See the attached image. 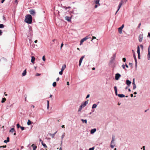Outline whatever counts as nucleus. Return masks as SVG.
<instances>
[{
	"instance_id": "f257e3e1",
	"label": "nucleus",
	"mask_w": 150,
	"mask_h": 150,
	"mask_svg": "<svg viewBox=\"0 0 150 150\" xmlns=\"http://www.w3.org/2000/svg\"><path fill=\"white\" fill-rule=\"evenodd\" d=\"M25 21L28 24H30L32 22V17L30 15L28 14L25 16Z\"/></svg>"
},
{
	"instance_id": "f03ea898",
	"label": "nucleus",
	"mask_w": 150,
	"mask_h": 150,
	"mask_svg": "<svg viewBox=\"0 0 150 150\" xmlns=\"http://www.w3.org/2000/svg\"><path fill=\"white\" fill-rule=\"evenodd\" d=\"M148 53L147 54V58L148 60H150V44L148 49Z\"/></svg>"
},
{
	"instance_id": "7ed1b4c3",
	"label": "nucleus",
	"mask_w": 150,
	"mask_h": 150,
	"mask_svg": "<svg viewBox=\"0 0 150 150\" xmlns=\"http://www.w3.org/2000/svg\"><path fill=\"white\" fill-rule=\"evenodd\" d=\"M123 3V1H121L120 3L119 4V6H118V9H117V11L116 12V13H115V14L117 13V12H118V11H119V10L120 9V8H121L122 4Z\"/></svg>"
},
{
	"instance_id": "20e7f679",
	"label": "nucleus",
	"mask_w": 150,
	"mask_h": 150,
	"mask_svg": "<svg viewBox=\"0 0 150 150\" xmlns=\"http://www.w3.org/2000/svg\"><path fill=\"white\" fill-rule=\"evenodd\" d=\"M123 3V1H121L120 3L119 4V6H118V9H117V11L116 12V13H115V14L117 13V12H118V11H119V10L120 9V8H121L122 4Z\"/></svg>"
},
{
	"instance_id": "39448f33",
	"label": "nucleus",
	"mask_w": 150,
	"mask_h": 150,
	"mask_svg": "<svg viewBox=\"0 0 150 150\" xmlns=\"http://www.w3.org/2000/svg\"><path fill=\"white\" fill-rule=\"evenodd\" d=\"M88 103V100L85 101L84 103H82L81 105L83 108L85 107Z\"/></svg>"
},
{
	"instance_id": "423d86ee",
	"label": "nucleus",
	"mask_w": 150,
	"mask_h": 150,
	"mask_svg": "<svg viewBox=\"0 0 150 150\" xmlns=\"http://www.w3.org/2000/svg\"><path fill=\"white\" fill-rule=\"evenodd\" d=\"M121 76V75L119 73H117L115 75V78L116 80H118Z\"/></svg>"
},
{
	"instance_id": "0eeeda50",
	"label": "nucleus",
	"mask_w": 150,
	"mask_h": 150,
	"mask_svg": "<svg viewBox=\"0 0 150 150\" xmlns=\"http://www.w3.org/2000/svg\"><path fill=\"white\" fill-rule=\"evenodd\" d=\"M88 38L87 37H86L82 39L80 41V45H81L85 41H86V40H87Z\"/></svg>"
},
{
	"instance_id": "6e6552de",
	"label": "nucleus",
	"mask_w": 150,
	"mask_h": 150,
	"mask_svg": "<svg viewBox=\"0 0 150 150\" xmlns=\"http://www.w3.org/2000/svg\"><path fill=\"white\" fill-rule=\"evenodd\" d=\"M115 57H116V54H114L113 55V56L111 58L110 62H112L113 61H114L115 60Z\"/></svg>"
},
{
	"instance_id": "1a4fd4ad",
	"label": "nucleus",
	"mask_w": 150,
	"mask_h": 150,
	"mask_svg": "<svg viewBox=\"0 0 150 150\" xmlns=\"http://www.w3.org/2000/svg\"><path fill=\"white\" fill-rule=\"evenodd\" d=\"M143 39V34H140L139 36V40L140 42H142Z\"/></svg>"
},
{
	"instance_id": "9d476101",
	"label": "nucleus",
	"mask_w": 150,
	"mask_h": 150,
	"mask_svg": "<svg viewBox=\"0 0 150 150\" xmlns=\"http://www.w3.org/2000/svg\"><path fill=\"white\" fill-rule=\"evenodd\" d=\"M84 57V56H82L80 59L79 61V66H80L81 63V62L83 61V59Z\"/></svg>"
},
{
	"instance_id": "9b49d317",
	"label": "nucleus",
	"mask_w": 150,
	"mask_h": 150,
	"mask_svg": "<svg viewBox=\"0 0 150 150\" xmlns=\"http://www.w3.org/2000/svg\"><path fill=\"white\" fill-rule=\"evenodd\" d=\"M65 135V133L64 132L63 134L62 135V136L61 137V145H62V141H63V139L64 138Z\"/></svg>"
},
{
	"instance_id": "f8f14e48",
	"label": "nucleus",
	"mask_w": 150,
	"mask_h": 150,
	"mask_svg": "<svg viewBox=\"0 0 150 150\" xmlns=\"http://www.w3.org/2000/svg\"><path fill=\"white\" fill-rule=\"evenodd\" d=\"M126 83L128 86H129L131 83V82L128 80H127L126 81Z\"/></svg>"
},
{
	"instance_id": "ddd939ff",
	"label": "nucleus",
	"mask_w": 150,
	"mask_h": 150,
	"mask_svg": "<svg viewBox=\"0 0 150 150\" xmlns=\"http://www.w3.org/2000/svg\"><path fill=\"white\" fill-rule=\"evenodd\" d=\"M96 128H94L91 129L90 131L91 134H92L94 133L96 131Z\"/></svg>"
},
{
	"instance_id": "4468645a",
	"label": "nucleus",
	"mask_w": 150,
	"mask_h": 150,
	"mask_svg": "<svg viewBox=\"0 0 150 150\" xmlns=\"http://www.w3.org/2000/svg\"><path fill=\"white\" fill-rule=\"evenodd\" d=\"M114 89L115 91V93L116 94V95L118 96V94H117V88L116 86H115L114 87Z\"/></svg>"
},
{
	"instance_id": "2eb2a0df",
	"label": "nucleus",
	"mask_w": 150,
	"mask_h": 150,
	"mask_svg": "<svg viewBox=\"0 0 150 150\" xmlns=\"http://www.w3.org/2000/svg\"><path fill=\"white\" fill-rule=\"evenodd\" d=\"M29 12L30 14L33 15H34L35 14V12L33 10H30Z\"/></svg>"
},
{
	"instance_id": "dca6fc26",
	"label": "nucleus",
	"mask_w": 150,
	"mask_h": 150,
	"mask_svg": "<svg viewBox=\"0 0 150 150\" xmlns=\"http://www.w3.org/2000/svg\"><path fill=\"white\" fill-rule=\"evenodd\" d=\"M66 67V65L65 64L63 65L61 69L62 71H63Z\"/></svg>"
},
{
	"instance_id": "f3484780",
	"label": "nucleus",
	"mask_w": 150,
	"mask_h": 150,
	"mask_svg": "<svg viewBox=\"0 0 150 150\" xmlns=\"http://www.w3.org/2000/svg\"><path fill=\"white\" fill-rule=\"evenodd\" d=\"M35 57L34 56H32L31 57V62L32 63H34V62L35 60Z\"/></svg>"
},
{
	"instance_id": "a211bd4d",
	"label": "nucleus",
	"mask_w": 150,
	"mask_h": 150,
	"mask_svg": "<svg viewBox=\"0 0 150 150\" xmlns=\"http://www.w3.org/2000/svg\"><path fill=\"white\" fill-rule=\"evenodd\" d=\"M26 69H25L22 73V76H24L26 75Z\"/></svg>"
},
{
	"instance_id": "6ab92c4d",
	"label": "nucleus",
	"mask_w": 150,
	"mask_h": 150,
	"mask_svg": "<svg viewBox=\"0 0 150 150\" xmlns=\"http://www.w3.org/2000/svg\"><path fill=\"white\" fill-rule=\"evenodd\" d=\"M100 0H95V3L96 4L98 5V6L100 5V4L99 3V1Z\"/></svg>"
},
{
	"instance_id": "aec40b11",
	"label": "nucleus",
	"mask_w": 150,
	"mask_h": 150,
	"mask_svg": "<svg viewBox=\"0 0 150 150\" xmlns=\"http://www.w3.org/2000/svg\"><path fill=\"white\" fill-rule=\"evenodd\" d=\"M122 29L120 27L118 28V32H119V33L120 34H121L122 33Z\"/></svg>"
},
{
	"instance_id": "412c9836",
	"label": "nucleus",
	"mask_w": 150,
	"mask_h": 150,
	"mask_svg": "<svg viewBox=\"0 0 150 150\" xmlns=\"http://www.w3.org/2000/svg\"><path fill=\"white\" fill-rule=\"evenodd\" d=\"M118 96L120 98H123L125 97L124 95L123 94H118Z\"/></svg>"
},
{
	"instance_id": "4be33fe9",
	"label": "nucleus",
	"mask_w": 150,
	"mask_h": 150,
	"mask_svg": "<svg viewBox=\"0 0 150 150\" xmlns=\"http://www.w3.org/2000/svg\"><path fill=\"white\" fill-rule=\"evenodd\" d=\"M9 137H7V139L6 140H5L4 141V142L5 143H7L9 141Z\"/></svg>"
},
{
	"instance_id": "5701e85b",
	"label": "nucleus",
	"mask_w": 150,
	"mask_h": 150,
	"mask_svg": "<svg viewBox=\"0 0 150 150\" xmlns=\"http://www.w3.org/2000/svg\"><path fill=\"white\" fill-rule=\"evenodd\" d=\"M137 52L138 54H140V48L139 46L137 47Z\"/></svg>"
},
{
	"instance_id": "b1692460",
	"label": "nucleus",
	"mask_w": 150,
	"mask_h": 150,
	"mask_svg": "<svg viewBox=\"0 0 150 150\" xmlns=\"http://www.w3.org/2000/svg\"><path fill=\"white\" fill-rule=\"evenodd\" d=\"M15 132V131L14 128H12L9 131V132L12 133H13V132Z\"/></svg>"
},
{
	"instance_id": "393cba45",
	"label": "nucleus",
	"mask_w": 150,
	"mask_h": 150,
	"mask_svg": "<svg viewBox=\"0 0 150 150\" xmlns=\"http://www.w3.org/2000/svg\"><path fill=\"white\" fill-rule=\"evenodd\" d=\"M97 105L96 104H93L92 106V109H94V108H96L97 107Z\"/></svg>"
},
{
	"instance_id": "a878e982",
	"label": "nucleus",
	"mask_w": 150,
	"mask_h": 150,
	"mask_svg": "<svg viewBox=\"0 0 150 150\" xmlns=\"http://www.w3.org/2000/svg\"><path fill=\"white\" fill-rule=\"evenodd\" d=\"M57 131L56 132H55L53 134H50V136H51L52 137V138H53L54 137L56 133H57Z\"/></svg>"
},
{
	"instance_id": "bb28decb",
	"label": "nucleus",
	"mask_w": 150,
	"mask_h": 150,
	"mask_svg": "<svg viewBox=\"0 0 150 150\" xmlns=\"http://www.w3.org/2000/svg\"><path fill=\"white\" fill-rule=\"evenodd\" d=\"M41 144L44 147L47 148V147L46 144H45L44 143L43 141H42Z\"/></svg>"
},
{
	"instance_id": "cd10ccee",
	"label": "nucleus",
	"mask_w": 150,
	"mask_h": 150,
	"mask_svg": "<svg viewBox=\"0 0 150 150\" xmlns=\"http://www.w3.org/2000/svg\"><path fill=\"white\" fill-rule=\"evenodd\" d=\"M82 108H83V107H81V106L80 105L79 108V110H78V112H80Z\"/></svg>"
},
{
	"instance_id": "c85d7f7f",
	"label": "nucleus",
	"mask_w": 150,
	"mask_h": 150,
	"mask_svg": "<svg viewBox=\"0 0 150 150\" xmlns=\"http://www.w3.org/2000/svg\"><path fill=\"white\" fill-rule=\"evenodd\" d=\"M81 120L82 121L83 123H85L86 124L87 123V121L86 120H83V119H81Z\"/></svg>"
},
{
	"instance_id": "c756f323",
	"label": "nucleus",
	"mask_w": 150,
	"mask_h": 150,
	"mask_svg": "<svg viewBox=\"0 0 150 150\" xmlns=\"http://www.w3.org/2000/svg\"><path fill=\"white\" fill-rule=\"evenodd\" d=\"M47 109H49V102L48 100H47Z\"/></svg>"
},
{
	"instance_id": "7c9ffc66",
	"label": "nucleus",
	"mask_w": 150,
	"mask_h": 150,
	"mask_svg": "<svg viewBox=\"0 0 150 150\" xmlns=\"http://www.w3.org/2000/svg\"><path fill=\"white\" fill-rule=\"evenodd\" d=\"M65 18L68 21H69L70 20V18L69 17L67 16L65 17Z\"/></svg>"
},
{
	"instance_id": "2f4dec72",
	"label": "nucleus",
	"mask_w": 150,
	"mask_h": 150,
	"mask_svg": "<svg viewBox=\"0 0 150 150\" xmlns=\"http://www.w3.org/2000/svg\"><path fill=\"white\" fill-rule=\"evenodd\" d=\"M31 146H32L33 148V149H36L37 148V146H35L34 144H33L31 145Z\"/></svg>"
},
{
	"instance_id": "473e14b6",
	"label": "nucleus",
	"mask_w": 150,
	"mask_h": 150,
	"mask_svg": "<svg viewBox=\"0 0 150 150\" xmlns=\"http://www.w3.org/2000/svg\"><path fill=\"white\" fill-rule=\"evenodd\" d=\"M31 124V122L30 121V120H28V122H27V125H30Z\"/></svg>"
},
{
	"instance_id": "72a5a7b5",
	"label": "nucleus",
	"mask_w": 150,
	"mask_h": 150,
	"mask_svg": "<svg viewBox=\"0 0 150 150\" xmlns=\"http://www.w3.org/2000/svg\"><path fill=\"white\" fill-rule=\"evenodd\" d=\"M112 142H114L115 141V137L114 136H112Z\"/></svg>"
},
{
	"instance_id": "f704fd0d",
	"label": "nucleus",
	"mask_w": 150,
	"mask_h": 150,
	"mask_svg": "<svg viewBox=\"0 0 150 150\" xmlns=\"http://www.w3.org/2000/svg\"><path fill=\"white\" fill-rule=\"evenodd\" d=\"M6 99L5 98H3L2 99V100L1 101V103H3L5 102V101L6 100Z\"/></svg>"
},
{
	"instance_id": "c9c22d12",
	"label": "nucleus",
	"mask_w": 150,
	"mask_h": 150,
	"mask_svg": "<svg viewBox=\"0 0 150 150\" xmlns=\"http://www.w3.org/2000/svg\"><path fill=\"white\" fill-rule=\"evenodd\" d=\"M4 25L3 24H0V28H3L4 27Z\"/></svg>"
},
{
	"instance_id": "e433bc0d",
	"label": "nucleus",
	"mask_w": 150,
	"mask_h": 150,
	"mask_svg": "<svg viewBox=\"0 0 150 150\" xmlns=\"http://www.w3.org/2000/svg\"><path fill=\"white\" fill-rule=\"evenodd\" d=\"M56 85V83L55 82H54L52 84V86L54 87H55Z\"/></svg>"
},
{
	"instance_id": "4c0bfd02",
	"label": "nucleus",
	"mask_w": 150,
	"mask_h": 150,
	"mask_svg": "<svg viewBox=\"0 0 150 150\" xmlns=\"http://www.w3.org/2000/svg\"><path fill=\"white\" fill-rule=\"evenodd\" d=\"M115 146V145L114 144H110V147L112 148H113Z\"/></svg>"
},
{
	"instance_id": "58836bf2",
	"label": "nucleus",
	"mask_w": 150,
	"mask_h": 150,
	"mask_svg": "<svg viewBox=\"0 0 150 150\" xmlns=\"http://www.w3.org/2000/svg\"><path fill=\"white\" fill-rule=\"evenodd\" d=\"M133 90H134L136 88V84H133Z\"/></svg>"
},
{
	"instance_id": "ea45409f",
	"label": "nucleus",
	"mask_w": 150,
	"mask_h": 150,
	"mask_svg": "<svg viewBox=\"0 0 150 150\" xmlns=\"http://www.w3.org/2000/svg\"><path fill=\"white\" fill-rule=\"evenodd\" d=\"M42 60L44 61H45L46 59L45 58V56H43L42 57Z\"/></svg>"
},
{
	"instance_id": "a19ab883",
	"label": "nucleus",
	"mask_w": 150,
	"mask_h": 150,
	"mask_svg": "<svg viewBox=\"0 0 150 150\" xmlns=\"http://www.w3.org/2000/svg\"><path fill=\"white\" fill-rule=\"evenodd\" d=\"M135 79H133V82H132V85L135 84V81H134Z\"/></svg>"
},
{
	"instance_id": "79ce46f5",
	"label": "nucleus",
	"mask_w": 150,
	"mask_h": 150,
	"mask_svg": "<svg viewBox=\"0 0 150 150\" xmlns=\"http://www.w3.org/2000/svg\"><path fill=\"white\" fill-rule=\"evenodd\" d=\"M20 128H21V130H23L24 129V127L21 126Z\"/></svg>"
},
{
	"instance_id": "37998d69",
	"label": "nucleus",
	"mask_w": 150,
	"mask_h": 150,
	"mask_svg": "<svg viewBox=\"0 0 150 150\" xmlns=\"http://www.w3.org/2000/svg\"><path fill=\"white\" fill-rule=\"evenodd\" d=\"M122 60H123V61L124 62H126V58H123V59H122Z\"/></svg>"
},
{
	"instance_id": "c03bdc74",
	"label": "nucleus",
	"mask_w": 150,
	"mask_h": 150,
	"mask_svg": "<svg viewBox=\"0 0 150 150\" xmlns=\"http://www.w3.org/2000/svg\"><path fill=\"white\" fill-rule=\"evenodd\" d=\"M63 72V71H61L59 72V74L60 75H62V74Z\"/></svg>"
},
{
	"instance_id": "a18cd8bd",
	"label": "nucleus",
	"mask_w": 150,
	"mask_h": 150,
	"mask_svg": "<svg viewBox=\"0 0 150 150\" xmlns=\"http://www.w3.org/2000/svg\"><path fill=\"white\" fill-rule=\"evenodd\" d=\"M94 147H92L91 148H90L89 150H94Z\"/></svg>"
},
{
	"instance_id": "49530a36",
	"label": "nucleus",
	"mask_w": 150,
	"mask_h": 150,
	"mask_svg": "<svg viewBox=\"0 0 150 150\" xmlns=\"http://www.w3.org/2000/svg\"><path fill=\"white\" fill-rule=\"evenodd\" d=\"M141 25V23H140L139 24V25H138V26H137V28H140V26Z\"/></svg>"
},
{
	"instance_id": "de8ad7c7",
	"label": "nucleus",
	"mask_w": 150,
	"mask_h": 150,
	"mask_svg": "<svg viewBox=\"0 0 150 150\" xmlns=\"http://www.w3.org/2000/svg\"><path fill=\"white\" fill-rule=\"evenodd\" d=\"M17 126L18 128H19V127H20V126L19 124H17Z\"/></svg>"
},
{
	"instance_id": "09e8293b",
	"label": "nucleus",
	"mask_w": 150,
	"mask_h": 150,
	"mask_svg": "<svg viewBox=\"0 0 150 150\" xmlns=\"http://www.w3.org/2000/svg\"><path fill=\"white\" fill-rule=\"evenodd\" d=\"M6 145H5V146H0V148L3 147V148H5L6 147Z\"/></svg>"
},
{
	"instance_id": "8fccbe9b",
	"label": "nucleus",
	"mask_w": 150,
	"mask_h": 150,
	"mask_svg": "<svg viewBox=\"0 0 150 150\" xmlns=\"http://www.w3.org/2000/svg\"><path fill=\"white\" fill-rule=\"evenodd\" d=\"M124 27V24H122V26L120 27V28H122V29H123V28Z\"/></svg>"
},
{
	"instance_id": "3c124183",
	"label": "nucleus",
	"mask_w": 150,
	"mask_h": 150,
	"mask_svg": "<svg viewBox=\"0 0 150 150\" xmlns=\"http://www.w3.org/2000/svg\"><path fill=\"white\" fill-rule=\"evenodd\" d=\"M98 6H98V5L97 4H96L95 6V8H97L98 7Z\"/></svg>"
},
{
	"instance_id": "603ef678",
	"label": "nucleus",
	"mask_w": 150,
	"mask_h": 150,
	"mask_svg": "<svg viewBox=\"0 0 150 150\" xmlns=\"http://www.w3.org/2000/svg\"><path fill=\"white\" fill-rule=\"evenodd\" d=\"M140 46L142 49H143V46L142 45H140Z\"/></svg>"
},
{
	"instance_id": "864d4df0",
	"label": "nucleus",
	"mask_w": 150,
	"mask_h": 150,
	"mask_svg": "<svg viewBox=\"0 0 150 150\" xmlns=\"http://www.w3.org/2000/svg\"><path fill=\"white\" fill-rule=\"evenodd\" d=\"M122 67L123 69H125V66L124 65H122Z\"/></svg>"
},
{
	"instance_id": "5fc2aeb1",
	"label": "nucleus",
	"mask_w": 150,
	"mask_h": 150,
	"mask_svg": "<svg viewBox=\"0 0 150 150\" xmlns=\"http://www.w3.org/2000/svg\"><path fill=\"white\" fill-rule=\"evenodd\" d=\"M135 63H136L135 65H136V67L137 66V59H135Z\"/></svg>"
},
{
	"instance_id": "6e6d98bb",
	"label": "nucleus",
	"mask_w": 150,
	"mask_h": 150,
	"mask_svg": "<svg viewBox=\"0 0 150 150\" xmlns=\"http://www.w3.org/2000/svg\"><path fill=\"white\" fill-rule=\"evenodd\" d=\"M40 74H38V73H37V74H36V76H40Z\"/></svg>"
},
{
	"instance_id": "4d7b16f0",
	"label": "nucleus",
	"mask_w": 150,
	"mask_h": 150,
	"mask_svg": "<svg viewBox=\"0 0 150 150\" xmlns=\"http://www.w3.org/2000/svg\"><path fill=\"white\" fill-rule=\"evenodd\" d=\"M2 33V31L1 30H0V35H1Z\"/></svg>"
},
{
	"instance_id": "13d9d810",
	"label": "nucleus",
	"mask_w": 150,
	"mask_h": 150,
	"mask_svg": "<svg viewBox=\"0 0 150 150\" xmlns=\"http://www.w3.org/2000/svg\"><path fill=\"white\" fill-rule=\"evenodd\" d=\"M59 77H58V78H57V79H56V81H59Z\"/></svg>"
},
{
	"instance_id": "bf43d9fd",
	"label": "nucleus",
	"mask_w": 150,
	"mask_h": 150,
	"mask_svg": "<svg viewBox=\"0 0 150 150\" xmlns=\"http://www.w3.org/2000/svg\"><path fill=\"white\" fill-rule=\"evenodd\" d=\"M89 96H90V95H89V94H88V95H87V96H86V98H88L89 97Z\"/></svg>"
},
{
	"instance_id": "052dcab7",
	"label": "nucleus",
	"mask_w": 150,
	"mask_h": 150,
	"mask_svg": "<svg viewBox=\"0 0 150 150\" xmlns=\"http://www.w3.org/2000/svg\"><path fill=\"white\" fill-rule=\"evenodd\" d=\"M147 36L148 37H149V38H150V33H148V35Z\"/></svg>"
},
{
	"instance_id": "680f3d73",
	"label": "nucleus",
	"mask_w": 150,
	"mask_h": 150,
	"mask_svg": "<svg viewBox=\"0 0 150 150\" xmlns=\"http://www.w3.org/2000/svg\"><path fill=\"white\" fill-rule=\"evenodd\" d=\"M138 58L139 59H140V54H138Z\"/></svg>"
},
{
	"instance_id": "e2e57ef3",
	"label": "nucleus",
	"mask_w": 150,
	"mask_h": 150,
	"mask_svg": "<svg viewBox=\"0 0 150 150\" xmlns=\"http://www.w3.org/2000/svg\"><path fill=\"white\" fill-rule=\"evenodd\" d=\"M111 144H114V142H112V141H111Z\"/></svg>"
},
{
	"instance_id": "0e129e2a",
	"label": "nucleus",
	"mask_w": 150,
	"mask_h": 150,
	"mask_svg": "<svg viewBox=\"0 0 150 150\" xmlns=\"http://www.w3.org/2000/svg\"><path fill=\"white\" fill-rule=\"evenodd\" d=\"M92 38H93V39H95L96 38V37H95V36H93L92 37Z\"/></svg>"
},
{
	"instance_id": "69168bd1",
	"label": "nucleus",
	"mask_w": 150,
	"mask_h": 150,
	"mask_svg": "<svg viewBox=\"0 0 150 150\" xmlns=\"http://www.w3.org/2000/svg\"><path fill=\"white\" fill-rule=\"evenodd\" d=\"M63 43H62L61 45V49L62 48V46H63Z\"/></svg>"
},
{
	"instance_id": "338daca9",
	"label": "nucleus",
	"mask_w": 150,
	"mask_h": 150,
	"mask_svg": "<svg viewBox=\"0 0 150 150\" xmlns=\"http://www.w3.org/2000/svg\"><path fill=\"white\" fill-rule=\"evenodd\" d=\"M5 0H2L1 1V3H3L4 2Z\"/></svg>"
},
{
	"instance_id": "774afa93",
	"label": "nucleus",
	"mask_w": 150,
	"mask_h": 150,
	"mask_svg": "<svg viewBox=\"0 0 150 150\" xmlns=\"http://www.w3.org/2000/svg\"><path fill=\"white\" fill-rule=\"evenodd\" d=\"M145 147L144 146H143L142 148L143 149V150H145Z\"/></svg>"
}]
</instances>
